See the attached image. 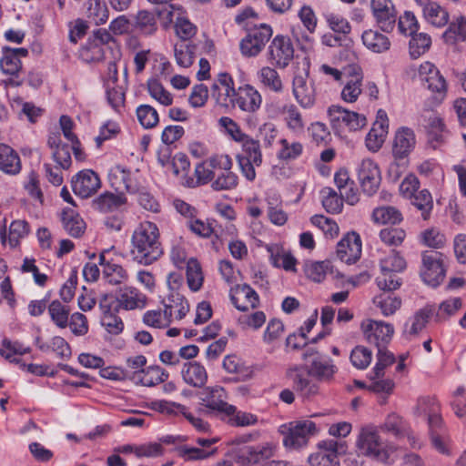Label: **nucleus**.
Here are the masks:
<instances>
[{"label": "nucleus", "mask_w": 466, "mask_h": 466, "mask_svg": "<svg viewBox=\"0 0 466 466\" xmlns=\"http://www.w3.org/2000/svg\"><path fill=\"white\" fill-rule=\"evenodd\" d=\"M130 255L135 262L144 266L153 264L163 255L159 230L155 223L145 221L134 230Z\"/></svg>", "instance_id": "obj_1"}, {"label": "nucleus", "mask_w": 466, "mask_h": 466, "mask_svg": "<svg viewBox=\"0 0 466 466\" xmlns=\"http://www.w3.org/2000/svg\"><path fill=\"white\" fill-rule=\"evenodd\" d=\"M316 431V424L311 420H294L279 426L283 445L289 451H298L307 446L309 438Z\"/></svg>", "instance_id": "obj_2"}, {"label": "nucleus", "mask_w": 466, "mask_h": 466, "mask_svg": "<svg viewBox=\"0 0 466 466\" xmlns=\"http://www.w3.org/2000/svg\"><path fill=\"white\" fill-rule=\"evenodd\" d=\"M418 78L424 88L429 90L433 100L441 104L447 96L448 83L437 66L426 61L418 67Z\"/></svg>", "instance_id": "obj_3"}, {"label": "nucleus", "mask_w": 466, "mask_h": 466, "mask_svg": "<svg viewBox=\"0 0 466 466\" xmlns=\"http://www.w3.org/2000/svg\"><path fill=\"white\" fill-rule=\"evenodd\" d=\"M241 143V152L238 154L237 160L242 175L249 181L256 177L255 167L262 163V153L258 140L246 136Z\"/></svg>", "instance_id": "obj_4"}, {"label": "nucleus", "mask_w": 466, "mask_h": 466, "mask_svg": "<svg viewBox=\"0 0 466 466\" xmlns=\"http://www.w3.org/2000/svg\"><path fill=\"white\" fill-rule=\"evenodd\" d=\"M286 377L291 381L292 389L302 400H309L319 392L316 379H311L306 365H293L287 369Z\"/></svg>", "instance_id": "obj_5"}, {"label": "nucleus", "mask_w": 466, "mask_h": 466, "mask_svg": "<svg viewBox=\"0 0 466 466\" xmlns=\"http://www.w3.org/2000/svg\"><path fill=\"white\" fill-rule=\"evenodd\" d=\"M356 445L362 455L380 461H386L389 458L388 451L374 426L369 425L361 428Z\"/></svg>", "instance_id": "obj_6"}, {"label": "nucleus", "mask_w": 466, "mask_h": 466, "mask_svg": "<svg viewBox=\"0 0 466 466\" xmlns=\"http://www.w3.org/2000/svg\"><path fill=\"white\" fill-rule=\"evenodd\" d=\"M345 452V441H322L318 444V451L309 455L308 461L310 466H339L338 455Z\"/></svg>", "instance_id": "obj_7"}, {"label": "nucleus", "mask_w": 466, "mask_h": 466, "mask_svg": "<svg viewBox=\"0 0 466 466\" xmlns=\"http://www.w3.org/2000/svg\"><path fill=\"white\" fill-rule=\"evenodd\" d=\"M272 34L271 26L267 24H260L258 26L248 30L246 36L239 43L242 56L246 57L257 56L264 49Z\"/></svg>", "instance_id": "obj_8"}, {"label": "nucleus", "mask_w": 466, "mask_h": 466, "mask_svg": "<svg viewBox=\"0 0 466 466\" xmlns=\"http://www.w3.org/2000/svg\"><path fill=\"white\" fill-rule=\"evenodd\" d=\"M420 277L431 287L439 286L445 278L442 254L437 251H424L421 255Z\"/></svg>", "instance_id": "obj_9"}, {"label": "nucleus", "mask_w": 466, "mask_h": 466, "mask_svg": "<svg viewBox=\"0 0 466 466\" xmlns=\"http://www.w3.org/2000/svg\"><path fill=\"white\" fill-rule=\"evenodd\" d=\"M328 115L334 128H348L350 131H357L367 125L364 115L347 110L339 105L329 106Z\"/></svg>", "instance_id": "obj_10"}, {"label": "nucleus", "mask_w": 466, "mask_h": 466, "mask_svg": "<svg viewBox=\"0 0 466 466\" xmlns=\"http://www.w3.org/2000/svg\"><path fill=\"white\" fill-rule=\"evenodd\" d=\"M360 328L366 341L377 348L386 347L394 334L393 326L382 320L365 319Z\"/></svg>", "instance_id": "obj_11"}, {"label": "nucleus", "mask_w": 466, "mask_h": 466, "mask_svg": "<svg viewBox=\"0 0 466 466\" xmlns=\"http://www.w3.org/2000/svg\"><path fill=\"white\" fill-rule=\"evenodd\" d=\"M226 398V391L222 387L207 388L202 398L203 405L208 409L207 413L220 420L230 414L234 410V405L228 403Z\"/></svg>", "instance_id": "obj_12"}, {"label": "nucleus", "mask_w": 466, "mask_h": 466, "mask_svg": "<svg viewBox=\"0 0 466 466\" xmlns=\"http://www.w3.org/2000/svg\"><path fill=\"white\" fill-rule=\"evenodd\" d=\"M292 93L298 104L305 109L314 106L317 99L315 82L309 77V73L297 75L292 81Z\"/></svg>", "instance_id": "obj_13"}, {"label": "nucleus", "mask_w": 466, "mask_h": 466, "mask_svg": "<svg viewBox=\"0 0 466 466\" xmlns=\"http://www.w3.org/2000/svg\"><path fill=\"white\" fill-rule=\"evenodd\" d=\"M173 9L174 5H169L162 11H157V13L147 10H140L134 16L133 26L135 30L140 34L151 35L157 30V16L165 15L167 20L172 22L174 16Z\"/></svg>", "instance_id": "obj_14"}, {"label": "nucleus", "mask_w": 466, "mask_h": 466, "mask_svg": "<svg viewBox=\"0 0 466 466\" xmlns=\"http://www.w3.org/2000/svg\"><path fill=\"white\" fill-rule=\"evenodd\" d=\"M262 105V96L258 90L249 84L238 86L233 99L230 100V106L238 107L241 111L253 114L256 113Z\"/></svg>", "instance_id": "obj_15"}, {"label": "nucleus", "mask_w": 466, "mask_h": 466, "mask_svg": "<svg viewBox=\"0 0 466 466\" xmlns=\"http://www.w3.org/2000/svg\"><path fill=\"white\" fill-rule=\"evenodd\" d=\"M358 179L368 196L374 195L380 185L381 176L378 165L371 159H363L358 168Z\"/></svg>", "instance_id": "obj_16"}, {"label": "nucleus", "mask_w": 466, "mask_h": 466, "mask_svg": "<svg viewBox=\"0 0 466 466\" xmlns=\"http://www.w3.org/2000/svg\"><path fill=\"white\" fill-rule=\"evenodd\" d=\"M417 144L416 135L413 129L408 127H399L392 140L391 155L392 157L405 158L409 160V157L415 149Z\"/></svg>", "instance_id": "obj_17"}, {"label": "nucleus", "mask_w": 466, "mask_h": 466, "mask_svg": "<svg viewBox=\"0 0 466 466\" xmlns=\"http://www.w3.org/2000/svg\"><path fill=\"white\" fill-rule=\"evenodd\" d=\"M370 6L380 28L384 32H391L395 27L397 20V13L392 1L371 0Z\"/></svg>", "instance_id": "obj_18"}, {"label": "nucleus", "mask_w": 466, "mask_h": 466, "mask_svg": "<svg viewBox=\"0 0 466 466\" xmlns=\"http://www.w3.org/2000/svg\"><path fill=\"white\" fill-rule=\"evenodd\" d=\"M269 59L277 66L285 68L294 56V47L289 37L276 35L269 45Z\"/></svg>", "instance_id": "obj_19"}, {"label": "nucleus", "mask_w": 466, "mask_h": 466, "mask_svg": "<svg viewBox=\"0 0 466 466\" xmlns=\"http://www.w3.org/2000/svg\"><path fill=\"white\" fill-rule=\"evenodd\" d=\"M363 73L360 66H350L340 96L344 102L354 103L362 92Z\"/></svg>", "instance_id": "obj_20"}, {"label": "nucleus", "mask_w": 466, "mask_h": 466, "mask_svg": "<svg viewBox=\"0 0 466 466\" xmlns=\"http://www.w3.org/2000/svg\"><path fill=\"white\" fill-rule=\"evenodd\" d=\"M101 186L98 176L92 170L80 171L72 179V188L76 195L86 198L95 194Z\"/></svg>", "instance_id": "obj_21"}, {"label": "nucleus", "mask_w": 466, "mask_h": 466, "mask_svg": "<svg viewBox=\"0 0 466 466\" xmlns=\"http://www.w3.org/2000/svg\"><path fill=\"white\" fill-rule=\"evenodd\" d=\"M361 255V240L355 233H348L337 246V257L347 264L355 263Z\"/></svg>", "instance_id": "obj_22"}, {"label": "nucleus", "mask_w": 466, "mask_h": 466, "mask_svg": "<svg viewBox=\"0 0 466 466\" xmlns=\"http://www.w3.org/2000/svg\"><path fill=\"white\" fill-rule=\"evenodd\" d=\"M309 372L316 379L318 382H330L338 368L329 356H317L315 360H311L309 364L306 365Z\"/></svg>", "instance_id": "obj_23"}, {"label": "nucleus", "mask_w": 466, "mask_h": 466, "mask_svg": "<svg viewBox=\"0 0 466 466\" xmlns=\"http://www.w3.org/2000/svg\"><path fill=\"white\" fill-rule=\"evenodd\" d=\"M440 410L441 407L435 397L422 396L417 400L414 413L417 416L427 417L429 428L432 429L442 425Z\"/></svg>", "instance_id": "obj_24"}, {"label": "nucleus", "mask_w": 466, "mask_h": 466, "mask_svg": "<svg viewBox=\"0 0 466 466\" xmlns=\"http://www.w3.org/2000/svg\"><path fill=\"white\" fill-rule=\"evenodd\" d=\"M435 311L434 305H426L417 310L410 318L407 319L403 328V336L406 339L416 337L426 327L431 317Z\"/></svg>", "instance_id": "obj_25"}, {"label": "nucleus", "mask_w": 466, "mask_h": 466, "mask_svg": "<svg viewBox=\"0 0 466 466\" xmlns=\"http://www.w3.org/2000/svg\"><path fill=\"white\" fill-rule=\"evenodd\" d=\"M230 299L240 311L255 309L259 303L258 293L248 284L238 285L231 290Z\"/></svg>", "instance_id": "obj_26"}, {"label": "nucleus", "mask_w": 466, "mask_h": 466, "mask_svg": "<svg viewBox=\"0 0 466 466\" xmlns=\"http://www.w3.org/2000/svg\"><path fill=\"white\" fill-rule=\"evenodd\" d=\"M181 377L183 381L193 388L201 389L208 381V371L198 361H187L182 365Z\"/></svg>", "instance_id": "obj_27"}, {"label": "nucleus", "mask_w": 466, "mask_h": 466, "mask_svg": "<svg viewBox=\"0 0 466 466\" xmlns=\"http://www.w3.org/2000/svg\"><path fill=\"white\" fill-rule=\"evenodd\" d=\"M28 50L24 47H4L0 58V69L5 75L16 76L22 68L21 57H25Z\"/></svg>", "instance_id": "obj_28"}, {"label": "nucleus", "mask_w": 466, "mask_h": 466, "mask_svg": "<svg viewBox=\"0 0 466 466\" xmlns=\"http://www.w3.org/2000/svg\"><path fill=\"white\" fill-rule=\"evenodd\" d=\"M22 168L21 160L15 149L5 144H0V170L5 174L15 176Z\"/></svg>", "instance_id": "obj_29"}, {"label": "nucleus", "mask_w": 466, "mask_h": 466, "mask_svg": "<svg viewBox=\"0 0 466 466\" xmlns=\"http://www.w3.org/2000/svg\"><path fill=\"white\" fill-rule=\"evenodd\" d=\"M35 344L42 352L53 351L61 360H67L71 357L69 344L60 336H55L46 342L43 341L40 338H36Z\"/></svg>", "instance_id": "obj_30"}, {"label": "nucleus", "mask_w": 466, "mask_h": 466, "mask_svg": "<svg viewBox=\"0 0 466 466\" xmlns=\"http://www.w3.org/2000/svg\"><path fill=\"white\" fill-rule=\"evenodd\" d=\"M361 40L363 45L373 53H383L390 47L389 37L378 30H365L362 33Z\"/></svg>", "instance_id": "obj_31"}, {"label": "nucleus", "mask_w": 466, "mask_h": 466, "mask_svg": "<svg viewBox=\"0 0 466 466\" xmlns=\"http://www.w3.org/2000/svg\"><path fill=\"white\" fill-rule=\"evenodd\" d=\"M118 299L120 306L127 310L143 309L147 304V296L132 287L123 289Z\"/></svg>", "instance_id": "obj_32"}, {"label": "nucleus", "mask_w": 466, "mask_h": 466, "mask_svg": "<svg viewBox=\"0 0 466 466\" xmlns=\"http://www.w3.org/2000/svg\"><path fill=\"white\" fill-rule=\"evenodd\" d=\"M167 378L168 373L164 369L159 366H149L137 373L136 383L146 387H153L166 381Z\"/></svg>", "instance_id": "obj_33"}, {"label": "nucleus", "mask_w": 466, "mask_h": 466, "mask_svg": "<svg viewBox=\"0 0 466 466\" xmlns=\"http://www.w3.org/2000/svg\"><path fill=\"white\" fill-rule=\"evenodd\" d=\"M164 309L170 312V319L175 315L177 319H182L189 310V304L179 293L171 292L164 303Z\"/></svg>", "instance_id": "obj_34"}, {"label": "nucleus", "mask_w": 466, "mask_h": 466, "mask_svg": "<svg viewBox=\"0 0 466 466\" xmlns=\"http://www.w3.org/2000/svg\"><path fill=\"white\" fill-rule=\"evenodd\" d=\"M266 248L275 267L283 268L288 271L295 270L297 260L290 253L284 252L278 245H268Z\"/></svg>", "instance_id": "obj_35"}, {"label": "nucleus", "mask_w": 466, "mask_h": 466, "mask_svg": "<svg viewBox=\"0 0 466 466\" xmlns=\"http://www.w3.org/2000/svg\"><path fill=\"white\" fill-rule=\"evenodd\" d=\"M423 16L428 23L436 27H442L449 22L448 11L437 2L430 4L422 9Z\"/></svg>", "instance_id": "obj_36"}, {"label": "nucleus", "mask_w": 466, "mask_h": 466, "mask_svg": "<svg viewBox=\"0 0 466 466\" xmlns=\"http://www.w3.org/2000/svg\"><path fill=\"white\" fill-rule=\"evenodd\" d=\"M374 305L379 308L383 316L388 317L393 315L401 305L399 297L389 292H382L373 298Z\"/></svg>", "instance_id": "obj_37"}, {"label": "nucleus", "mask_w": 466, "mask_h": 466, "mask_svg": "<svg viewBox=\"0 0 466 466\" xmlns=\"http://www.w3.org/2000/svg\"><path fill=\"white\" fill-rule=\"evenodd\" d=\"M461 308V299L460 298H451L442 301L438 309H435L433 319L436 323L447 321L454 316Z\"/></svg>", "instance_id": "obj_38"}, {"label": "nucleus", "mask_w": 466, "mask_h": 466, "mask_svg": "<svg viewBox=\"0 0 466 466\" xmlns=\"http://www.w3.org/2000/svg\"><path fill=\"white\" fill-rule=\"evenodd\" d=\"M218 84H220L221 92H218L217 96V102L222 106H230V100L233 99L237 93V89L234 86V80L232 76L228 73L218 74Z\"/></svg>", "instance_id": "obj_39"}, {"label": "nucleus", "mask_w": 466, "mask_h": 466, "mask_svg": "<svg viewBox=\"0 0 466 466\" xmlns=\"http://www.w3.org/2000/svg\"><path fill=\"white\" fill-rule=\"evenodd\" d=\"M196 46L179 41L175 44L174 56L177 66L180 67H189L195 59Z\"/></svg>", "instance_id": "obj_40"}, {"label": "nucleus", "mask_w": 466, "mask_h": 466, "mask_svg": "<svg viewBox=\"0 0 466 466\" xmlns=\"http://www.w3.org/2000/svg\"><path fill=\"white\" fill-rule=\"evenodd\" d=\"M448 44H455L466 39V18L462 15L455 17L443 34Z\"/></svg>", "instance_id": "obj_41"}, {"label": "nucleus", "mask_w": 466, "mask_h": 466, "mask_svg": "<svg viewBox=\"0 0 466 466\" xmlns=\"http://www.w3.org/2000/svg\"><path fill=\"white\" fill-rule=\"evenodd\" d=\"M259 82L268 89L275 93H280L283 90L281 78L274 68L270 66H263L258 72Z\"/></svg>", "instance_id": "obj_42"}, {"label": "nucleus", "mask_w": 466, "mask_h": 466, "mask_svg": "<svg viewBox=\"0 0 466 466\" xmlns=\"http://www.w3.org/2000/svg\"><path fill=\"white\" fill-rule=\"evenodd\" d=\"M186 268L188 288L194 292L198 291L204 281V275L199 262L196 258H191L187 261Z\"/></svg>", "instance_id": "obj_43"}, {"label": "nucleus", "mask_w": 466, "mask_h": 466, "mask_svg": "<svg viewBox=\"0 0 466 466\" xmlns=\"http://www.w3.org/2000/svg\"><path fill=\"white\" fill-rule=\"evenodd\" d=\"M371 218L374 222L380 224H397L402 220V215L400 210L391 206H382L374 208Z\"/></svg>", "instance_id": "obj_44"}, {"label": "nucleus", "mask_w": 466, "mask_h": 466, "mask_svg": "<svg viewBox=\"0 0 466 466\" xmlns=\"http://www.w3.org/2000/svg\"><path fill=\"white\" fill-rule=\"evenodd\" d=\"M284 121L287 127L293 132H300L304 128L302 115L294 104H286L282 107Z\"/></svg>", "instance_id": "obj_45"}, {"label": "nucleus", "mask_w": 466, "mask_h": 466, "mask_svg": "<svg viewBox=\"0 0 466 466\" xmlns=\"http://www.w3.org/2000/svg\"><path fill=\"white\" fill-rule=\"evenodd\" d=\"M62 221L66 231L74 238H78L85 232L86 223L72 210L63 213Z\"/></svg>", "instance_id": "obj_46"}, {"label": "nucleus", "mask_w": 466, "mask_h": 466, "mask_svg": "<svg viewBox=\"0 0 466 466\" xmlns=\"http://www.w3.org/2000/svg\"><path fill=\"white\" fill-rule=\"evenodd\" d=\"M320 195L322 206L327 212L338 214L342 210V198L333 188L326 187L321 189Z\"/></svg>", "instance_id": "obj_47"}, {"label": "nucleus", "mask_w": 466, "mask_h": 466, "mask_svg": "<svg viewBox=\"0 0 466 466\" xmlns=\"http://www.w3.org/2000/svg\"><path fill=\"white\" fill-rule=\"evenodd\" d=\"M48 313L52 321L60 329H65L68 325L70 309L63 305L59 300H53L48 306Z\"/></svg>", "instance_id": "obj_48"}, {"label": "nucleus", "mask_w": 466, "mask_h": 466, "mask_svg": "<svg viewBox=\"0 0 466 466\" xmlns=\"http://www.w3.org/2000/svg\"><path fill=\"white\" fill-rule=\"evenodd\" d=\"M110 180L116 189L122 194L124 191L131 192L134 190L131 184L130 172L121 166H116L112 170Z\"/></svg>", "instance_id": "obj_49"}, {"label": "nucleus", "mask_w": 466, "mask_h": 466, "mask_svg": "<svg viewBox=\"0 0 466 466\" xmlns=\"http://www.w3.org/2000/svg\"><path fill=\"white\" fill-rule=\"evenodd\" d=\"M410 199L412 205L420 211L422 218L428 219L433 208V199L430 191L428 189L418 190Z\"/></svg>", "instance_id": "obj_50"}, {"label": "nucleus", "mask_w": 466, "mask_h": 466, "mask_svg": "<svg viewBox=\"0 0 466 466\" xmlns=\"http://www.w3.org/2000/svg\"><path fill=\"white\" fill-rule=\"evenodd\" d=\"M109 15V11L103 0H89L87 17L96 25L105 24Z\"/></svg>", "instance_id": "obj_51"}, {"label": "nucleus", "mask_w": 466, "mask_h": 466, "mask_svg": "<svg viewBox=\"0 0 466 466\" xmlns=\"http://www.w3.org/2000/svg\"><path fill=\"white\" fill-rule=\"evenodd\" d=\"M147 92L150 96L159 104L167 106L173 103L172 95L157 79H149L147 83Z\"/></svg>", "instance_id": "obj_52"}, {"label": "nucleus", "mask_w": 466, "mask_h": 466, "mask_svg": "<svg viewBox=\"0 0 466 466\" xmlns=\"http://www.w3.org/2000/svg\"><path fill=\"white\" fill-rule=\"evenodd\" d=\"M125 202L126 198L122 193L118 195L105 193L94 200V205L100 211L106 212L119 208L125 204Z\"/></svg>", "instance_id": "obj_53"}, {"label": "nucleus", "mask_w": 466, "mask_h": 466, "mask_svg": "<svg viewBox=\"0 0 466 466\" xmlns=\"http://www.w3.org/2000/svg\"><path fill=\"white\" fill-rule=\"evenodd\" d=\"M222 420L234 427H247L255 425L258 422V417L249 412L238 410L234 406V410L225 415Z\"/></svg>", "instance_id": "obj_54"}, {"label": "nucleus", "mask_w": 466, "mask_h": 466, "mask_svg": "<svg viewBox=\"0 0 466 466\" xmlns=\"http://www.w3.org/2000/svg\"><path fill=\"white\" fill-rule=\"evenodd\" d=\"M143 322L154 329H164L171 323L170 312L161 310H147L143 315Z\"/></svg>", "instance_id": "obj_55"}, {"label": "nucleus", "mask_w": 466, "mask_h": 466, "mask_svg": "<svg viewBox=\"0 0 466 466\" xmlns=\"http://www.w3.org/2000/svg\"><path fill=\"white\" fill-rule=\"evenodd\" d=\"M409 47L412 57L417 58L429 50L431 45V38L425 33H415L410 35Z\"/></svg>", "instance_id": "obj_56"}, {"label": "nucleus", "mask_w": 466, "mask_h": 466, "mask_svg": "<svg viewBox=\"0 0 466 466\" xmlns=\"http://www.w3.org/2000/svg\"><path fill=\"white\" fill-rule=\"evenodd\" d=\"M395 362L394 355L389 351L386 347L378 348L377 362L372 370V378L380 379L384 376V370L387 367Z\"/></svg>", "instance_id": "obj_57"}, {"label": "nucleus", "mask_w": 466, "mask_h": 466, "mask_svg": "<svg viewBox=\"0 0 466 466\" xmlns=\"http://www.w3.org/2000/svg\"><path fill=\"white\" fill-rule=\"evenodd\" d=\"M136 113L138 122L144 128H153L159 122L157 110L149 105H140Z\"/></svg>", "instance_id": "obj_58"}, {"label": "nucleus", "mask_w": 466, "mask_h": 466, "mask_svg": "<svg viewBox=\"0 0 466 466\" xmlns=\"http://www.w3.org/2000/svg\"><path fill=\"white\" fill-rule=\"evenodd\" d=\"M218 449L205 450L199 447L182 446L177 450L178 455L185 461H198L208 459L216 454Z\"/></svg>", "instance_id": "obj_59"}, {"label": "nucleus", "mask_w": 466, "mask_h": 466, "mask_svg": "<svg viewBox=\"0 0 466 466\" xmlns=\"http://www.w3.org/2000/svg\"><path fill=\"white\" fill-rule=\"evenodd\" d=\"M103 277L110 284H121L127 279V270L118 264H106L103 268Z\"/></svg>", "instance_id": "obj_60"}, {"label": "nucleus", "mask_w": 466, "mask_h": 466, "mask_svg": "<svg viewBox=\"0 0 466 466\" xmlns=\"http://www.w3.org/2000/svg\"><path fill=\"white\" fill-rule=\"evenodd\" d=\"M397 272L381 271L376 278L379 289L384 292H390L398 289L401 285V279L396 275Z\"/></svg>", "instance_id": "obj_61"}, {"label": "nucleus", "mask_w": 466, "mask_h": 466, "mask_svg": "<svg viewBox=\"0 0 466 466\" xmlns=\"http://www.w3.org/2000/svg\"><path fill=\"white\" fill-rule=\"evenodd\" d=\"M281 148L278 152V157L281 160L289 161L299 157L303 150V146L299 142L289 143L286 138L279 140Z\"/></svg>", "instance_id": "obj_62"}, {"label": "nucleus", "mask_w": 466, "mask_h": 466, "mask_svg": "<svg viewBox=\"0 0 466 466\" xmlns=\"http://www.w3.org/2000/svg\"><path fill=\"white\" fill-rule=\"evenodd\" d=\"M388 131L382 127L372 126L365 139L367 148L371 152L379 151L384 143Z\"/></svg>", "instance_id": "obj_63"}, {"label": "nucleus", "mask_w": 466, "mask_h": 466, "mask_svg": "<svg viewBox=\"0 0 466 466\" xmlns=\"http://www.w3.org/2000/svg\"><path fill=\"white\" fill-rule=\"evenodd\" d=\"M421 242L430 248H441L446 243V237L436 228H427L420 233Z\"/></svg>", "instance_id": "obj_64"}]
</instances>
